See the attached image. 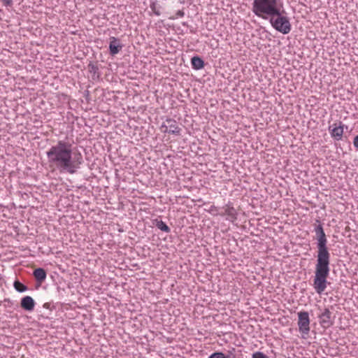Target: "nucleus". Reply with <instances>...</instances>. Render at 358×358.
<instances>
[{"mask_svg": "<svg viewBox=\"0 0 358 358\" xmlns=\"http://www.w3.org/2000/svg\"><path fill=\"white\" fill-rule=\"evenodd\" d=\"M267 20L274 29L283 34H289L292 29L289 19L287 16L284 8L282 10L276 11Z\"/></svg>", "mask_w": 358, "mask_h": 358, "instance_id": "20e7f679", "label": "nucleus"}, {"mask_svg": "<svg viewBox=\"0 0 358 358\" xmlns=\"http://www.w3.org/2000/svg\"><path fill=\"white\" fill-rule=\"evenodd\" d=\"M220 213V216H226V220L231 222H234L237 220L238 213L231 202H228L221 208Z\"/></svg>", "mask_w": 358, "mask_h": 358, "instance_id": "0eeeda50", "label": "nucleus"}, {"mask_svg": "<svg viewBox=\"0 0 358 358\" xmlns=\"http://www.w3.org/2000/svg\"><path fill=\"white\" fill-rule=\"evenodd\" d=\"M122 48V45H121L120 41L114 37L111 36L110 38V43H109V52L110 54L113 56L117 55Z\"/></svg>", "mask_w": 358, "mask_h": 358, "instance_id": "9d476101", "label": "nucleus"}, {"mask_svg": "<svg viewBox=\"0 0 358 358\" xmlns=\"http://www.w3.org/2000/svg\"><path fill=\"white\" fill-rule=\"evenodd\" d=\"M298 327L299 331L302 334L303 338L308 335L310 332V317L306 311H300L298 313Z\"/></svg>", "mask_w": 358, "mask_h": 358, "instance_id": "39448f33", "label": "nucleus"}, {"mask_svg": "<svg viewBox=\"0 0 358 358\" xmlns=\"http://www.w3.org/2000/svg\"><path fill=\"white\" fill-rule=\"evenodd\" d=\"M46 155L50 166L60 173L74 174L83 162L82 155L73 152V144L64 140H59L52 145Z\"/></svg>", "mask_w": 358, "mask_h": 358, "instance_id": "f257e3e1", "label": "nucleus"}, {"mask_svg": "<svg viewBox=\"0 0 358 358\" xmlns=\"http://www.w3.org/2000/svg\"><path fill=\"white\" fill-rule=\"evenodd\" d=\"M252 358H266V356L261 352H256L252 354Z\"/></svg>", "mask_w": 358, "mask_h": 358, "instance_id": "6ab92c4d", "label": "nucleus"}, {"mask_svg": "<svg viewBox=\"0 0 358 358\" xmlns=\"http://www.w3.org/2000/svg\"><path fill=\"white\" fill-rule=\"evenodd\" d=\"M2 1L6 6H10L13 4V0H2Z\"/></svg>", "mask_w": 358, "mask_h": 358, "instance_id": "4be33fe9", "label": "nucleus"}, {"mask_svg": "<svg viewBox=\"0 0 358 358\" xmlns=\"http://www.w3.org/2000/svg\"><path fill=\"white\" fill-rule=\"evenodd\" d=\"M353 145L356 150H358V134L354 138Z\"/></svg>", "mask_w": 358, "mask_h": 358, "instance_id": "412c9836", "label": "nucleus"}, {"mask_svg": "<svg viewBox=\"0 0 358 358\" xmlns=\"http://www.w3.org/2000/svg\"><path fill=\"white\" fill-rule=\"evenodd\" d=\"M329 130L331 136L336 141L341 140L344 132L343 124L342 122H340L338 125L336 123L333 124L329 127Z\"/></svg>", "mask_w": 358, "mask_h": 358, "instance_id": "1a4fd4ad", "label": "nucleus"}, {"mask_svg": "<svg viewBox=\"0 0 358 358\" xmlns=\"http://www.w3.org/2000/svg\"><path fill=\"white\" fill-rule=\"evenodd\" d=\"M33 275L36 281L41 283L46 279L47 276L46 271L42 268H36L33 272Z\"/></svg>", "mask_w": 358, "mask_h": 358, "instance_id": "f8f14e48", "label": "nucleus"}, {"mask_svg": "<svg viewBox=\"0 0 358 358\" xmlns=\"http://www.w3.org/2000/svg\"><path fill=\"white\" fill-rule=\"evenodd\" d=\"M90 71L96 73V71L97 70V68L94 65H90Z\"/></svg>", "mask_w": 358, "mask_h": 358, "instance_id": "5701e85b", "label": "nucleus"}, {"mask_svg": "<svg viewBox=\"0 0 358 358\" xmlns=\"http://www.w3.org/2000/svg\"><path fill=\"white\" fill-rule=\"evenodd\" d=\"M282 8V0H253L251 10L257 17L267 20L271 15Z\"/></svg>", "mask_w": 358, "mask_h": 358, "instance_id": "7ed1b4c3", "label": "nucleus"}, {"mask_svg": "<svg viewBox=\"0 0 358 358\" xmlns=\"http://www.w3.org/2000/svg\"><path fill=\"white\" fill-rule=\"evenodd\" d=\"M208 358H235V356L231 354L225 355L221 352H215L211 354Z\"/></svg>", "mask_w": 358, "mask_h": 358, "instance_id": "2eb2a0df", "label": "nucleus"}, {"mask_svg": "<svg viewBox=\"0 0 358 358\" xmlns=\"http://www.w3.org/2000/svg\"><path fill=\"white\" fill-rule=\"evenodd\" d=\"M156 227L162 231L169 233L171 231L169 227L162 220H156Z\"/></svg>", "mask_w": 358, "mask_h": 358, "instance_id": "4468645a", "label": "nucleus"}, {"mask_svg": "<svg viewBox=\"0 0 358 358\" xmlns=\"http://www.w3.org/2000/svg\"><path fill=\"white\" fill-rule=\"evenodd\" d=\"M191 64L192 68L195 70H200L204 66L203 60L198 56L193 57L191 59Z\"/></svg>", "mask_w": 358, "mask_h": 358, "instance_id": "ddd939ff", "label": "nucleus"}, {"mask_svg": "<svg viewBox=\"0 0 358 358\" xmlns=\"http://www.w3.org/2000/svg\"><path fill=\"white\" fill-rule=\"evenodd\" d=\"M208 213L213 216H218L221 214V208L212 205L208 210Z\"/></svg>", "mask_w": 358, "mask_h": 358, "instance_id": "a211bd4d", "label": "nucleus"}, {"mask_svg": "<svg viewBox=\"0 0 358 358\" xmlns=\"http://www.w3.org/2000/svg\"><path fill=\"white\" fill-rule=\"evenodd\" d=\"M14 288L19 292H24L27 290V287L20 281H15L13 284Z\"/></svg>", "mask_w": 358, "mask_h": 358, "instance_id": "f3484780", "label": "nucleus"}, {"mask_svg": "<svg viewBox=\"0 0 358 358\" xmlns=\"http://www.w3.org/2000/svg\"><path fill=\"white\" fill-rule=\"evenodd\" d=\"M318 317L320 319V323L323 328H329L334 323L332 313L329 308H324Z\"/></svg>", "mask_w": 358, "mask_h": 358, "instance_id": "6e6552de", "label": "nucleus"}, {"mask_svg": "<svg viewBox=\"0 0 358 358\" xmlns=\"http://www.w3.org/2000/svg\"><path fill=\"white\" fill-rule=\"evenodd\" d=\"M185 13L182 10H180L177 11L176 13V16L173 17V19L178 18V17H182L184 16Z\"/></svg>", "mask_w": 358, "mask_h": 358, "instance_id": "aec40b11", "label": "nucleus"}, {"mask_svg": "<svg viewBox=\"0 0 358 358\" xmlns=\"http://www.w3.org/2000/svg\"><path fill=\"white\" fill-rule=\"evenodd\" d=\"M150 9L152 12L157 16H159L161 15V8L159 6L157 1H152L150 3Z\"/></svg>", "mask_w": 358, "mask_h": 358, "instance_id": "dca6fc26", "label": "nucleus"}, {"mask_svg": "<svg viewBox=\"0 0 358 358\" xmlns=\"http://www.w3.org/2000/svg\"><path fill=\"white\" fill-rule=\"evenodd\" d=\"M319 224L315 226L314 231L317 239V261L315 264L313 288L316 293L322 294L327 287V277L330 272V253L327 248V238L322 225L318 220Z\"/></svg>", "mask_w": 358, "mask_h": 358, "instance_id": "f03ea898", "label": "nucleus"}, {"mask_svg": "<svg viewBox=\"0 0 358 358\" xmlns=\"http://www.w3.org/2000/svg\"><path fill=\"white\" fill-rule=\"evenodd\" d=\"M160 129L163 133L171 134L176 136H180L181 131V129L179 127L176 120L172 118H167L162 124Z\"/></svg>", "mask_w": 358, "mask_h": 358, "instance_id": "423d86ee", "label": "nucleus"}, {"mask_svg": "<svg viewBox=\"0 0 358 358\" xmlns=\"http://www.w3.org/2000/svg\"><path fill=\"white\" fill-rule=\"evenodd\" d=\"M21 307L27 311H31L35 306L34 300L29 296H26L21 299Z\"/></svg>", "mask_w": 358, "mask_h": 358, "instance_id": "9b49d317", "label": "nucleus"}]
</instances>
